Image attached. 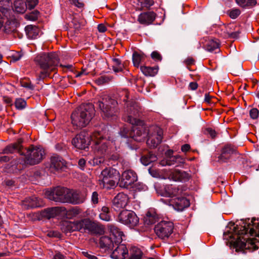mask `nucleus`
<instances>
[{
  "instance_id": "f8f14e48",
  "label": "nucleus",
  "mask_w": 259,
  "mask_h": 259,
  "mask_svg": "<svg viewBox=\"0 0 259 259\" xmlns=\"http://www.w3.org/2000/svg\"><path fill=\"white\" fill-rule=\"evenodd\" d=\"M174 224L170 221H162L158 223L154 228V231L157 236L162 239L169 238L173 232Z\"/></svg>"
},
{
  "instance_id": "f257e3e1",
  "label": "nucleus",
  "mask_w": 259,
  "mask_h": 259,
  "mask_svg": "<svg viewBox=\"0 0 259 259\" xmlns=\"http://www.w3.org/2000/svg\"><path fill=\"white\" fill-rule=\"evenodd\" d=\"M120 101L126 102V114L124 115V120L131 123L133 126L130 130V133L124 134L125 137H130L135 141L140 142L143 139L145 135V128L143 126V122L137 117L141 108L139 103L135 100L127 101L130 99V95L127 90H123L119 93Z\"/></svg>"
},
{
  "instance_id": "e2e57ef3",
  "label": "nucleus",
  "mask_w": 259,
  "mask_h": 259,
  "mask_svg": "<svg viewBox=\"0 0 259 259\" xmlns=\"http://www.w3.org/2000/svg\"><path fill=\"white\" fill-rule=\"evenodd\" d=\"M189 88L191 90H195L198 88V84L196 82H191L189 83Z\"/></svg>"
},
{
  "instance_id": "423d86ee",
  "label": "nucleus",
  "mask_w": 259,
  "mask_h": 259,
  "mask_svg": "<svg viewBox=\"0 0 259 259\" xmlns=\"http://www.w3.org/2000/svg\"><path fill=\"white\" fill-rule=\"evenodd\" d=\"M91 138L94 143V149L97 154L105 156L110 154V150L114 144L112 141L104 138L103 131H95Z\"/></svg>"
},
{
  "instance_id": "c9c22d12",
  "label": "nucleus",
  "mask_w": 259,
  "mask_h": 259,
  "mask_svg": "<svg viewBox=\"0 0 259 259\" xmlns=\"http://www.w3.org/2000/svg\"><path fill=\"white\" fill-rule=\"evenodd\" d=\"M153 0H137V5L140 10L149 9L154 5Z\"/></svg>"
},
{
  "instance_id": "dca6fc26",
  "label": "nucleus",
  "mask_w": 259,
  "mask_h": 259,
  "mask_svg": "<svg viewBox=\"0 0 259 259\" xmlns=\"http://www.w3.org/2000/svg\"><path fill=\"white\" fill-rule=\"evenodd\" d=\"M114 248L110 255L112 258L125 259L128 256V249L125 244L119 243Z\"/></svg>"
},
{
  "instance_id": "a19ab883",
  "label": "nucleus",
  "mask_w": 259,
  "mask_h": 259,
  "mask_svg": "<svg viewBox=\"0 0 259 259\" xmlns=\"http://www.w3.org/2000/svg\"><path fill=\"white\" fill-rule=\"evenodd\" d=\"M11 7L12 3L10 0L0 1V11L4 15H6Z\"/></svg>"
},
{
  "instance_id": "de8ad7c7",
  "label": "nucleus",
  "mask_w": 259,
  "mask_h": 259,
  "mask_svg": "<svg viewBox=\"0 0 259 259\" xmlns=\"http://www.w3.org/2000/svg\"><path fill=\"white\" fill-rule=\"evenodd\" d=\"M38 3V0H26L25 5L27 9L32 10L35 7Z\"/></svg>"
},
{
  "instance_id": "f704fd0d",
  "label": "nucleus",
  "mask_w": 259,
  "mask_h": 259,
  "mask_svg": "<svg viewBox=\"0 0 259 259\" xmlns=\"http://www.w3.org/2000/svg\"><path fill=\"white\" fill-rule=\"evenodd\" d=\"M3 26L5 32L6 33H10L16 30L17 23L14 21L8 20Z\"/></svg>"
},
{
  "instance_id": "f3484780",
  "label": "nucleus",
  "mask_w": 259,
  "mask_h": 259,
  "mask_svg": "<svg viewBox=\"0 0 259 259\" xmlns=\"http://www.w3.org/2000/svg\"><path fill=\"white\" fill-rule=\"evenodd\" d=\"M169 204L178 211H182L190 205L189 201L182 195L173 198L169 201Z\"/></svg>"
},
{
  "instance_id": "864d4df0",
  "label": "nucleus",
  "mask_w": 259,
  "mask_h": 259,
  "mask_svg": "<svg viewBox=\"0 0 259 259\" xmlns=\"http://www.w3.org/2000/svg\"><path fill=\"white\" fill-rule=\"evenodd\" d=\"M151 58L156 61H160L162 60V57L161 55L156 51L153 52L151 53Z\"/></svg>"
},
{
  "instance_id": "8fccbe9b",
  "label": "nucleus",
  "mask_w": 259,
  "mask_h": 259,
  "mask_svg": "<svg viewBox=\"0 0 259 259\" xmlns=\"http://www.w3.org/2000/svg\"><path fill=\"white\" fill-rule=\"evenodd\" d=\"M204 133L206 135H209L212 138H215L217 135L216 132L214 130L209 127L206 128L204 130Z\"/></svg>"
},
{
  "instance_id": "9b49d317",
  "label": "nucleus",
  "mask_w": 259,
  "mask_h": 259,
  "mask_svg": "<svg viewBox=\"0 0 259 259\" xmlns=\"http://www.w3.org/2000/svg\"><path fill=\"white\" fill-rule=\"evenodd\" d=\"M69 189L62 187H57L52 190H46L45 195L48 199L55 202L66 203L67 201Z\"/></svg>"
},
{
  "instance_id": "bb28decb",
  "label": "nucleus",
  "mask_w": 259,
  "mask_h": 259,
  "mask_svg": "<svg viewBox=\"0 0 259 259\" xmlns=\"http://www.w3.org/2000/svg\"><path fill=\"white\" fill-rule=\"evenodd\" d=\"M169 177L175 181L186 182L189 180L190 175L183 170H175L171 172Z\"/></svg>"
},
{
  "instance_id": "ea45409f",
  "label": "nucleus",
  "mask_w": 259,
  "mask_h": 259,
  "mask_svg": "<svg viewBox=\"0 0 259 259\" xmlns=\"http://www.w3.org/2000/svg\"><path fill=\"white\" fill-rule=\"evenodd\" d=\"M112 76L110 75H101L95 80V83L98 85H102L109 83L112 80Z\"/></svg>"
},
{
  "instance_id": "5701e85b",
  "label": "nucleus",
  "mask_w": 259,
  "mask_h": 259,
  "mask_svg": "<svg viewBox=\"0 0 259 259\" xmlns=\"http://www.w3.org/2000/svg\"><path fill=\"white\" fill-rule=\"evenodd\" d=\"M165 196L175 198L183 195V189L182 186H176L172 185H166L164 187Z\"/></svg>"
},
{
  "instance_id": "4be33fe9",
  "label": "nucleus",
  "mask_w": 259,
  "mask_h": 259,
  "mask_svg": "<svg viewBox=\"0 0 259 259\" xmlns=\"http://www.w3.org/2000/svg\"><path fill=\"white\" fill-rule=\"evenodd\" d=\"M66 161L60 156L54 155L50 158V168L52 171H58L66 167Z\"/></svg>"
},
{
  "instance_id": "b1692460",
  "label": "nucleus",
  "mask_w": 259,
  "mask_h": 259,
  "mask_svg": "<svg viewBox=\"0 0 259 259\" xmlns=\"http://www.w3.org/2000/svg\"><path fill=\"white\" fill-rule=\"evenodd\" d=\"M85 197L79 192L69 189L67 203L73 204H78L84 202Z\"/></svg>"
},
{
  "instance_id": "f03ea898",
  "label": "nucleus",
  "mask_w": 259,
  "mask_h": 259,
  "mask_svg": "<svg viewBox=\"0 0 259 259\" xmlns=\"http://www.w3.org/2000/svg\"><path fill=\"white\" fill-rule=\"evenodd\" d=\"M247 223L244 224V226H241L238 227V225L235 226V224H233V229L230 228L231 231L227 230L224 233V237L227 238V235H229V237L230 239H232V241H233L234 245L236 247H239L241 249L246 248L247 243L250 244V246L252 247L253 250H257L258 246L255 245L256 239L246 238L242 237V235H246L248 232V227L250 224H248L247 226Z\"/></svg>"
},
{
  "instance_id": "412c9836",
  "label": "nucleus",
  "mask_w": 259,
  "mask_h": 259,
  "mask_svg": "<svg viewBox=\"0 0 259 259\" xmlns=\"http://www.w3.org/2000/svg\"><path fill=\"white\" fill-rule=\"evenodd\" d=\"M128 196L123 193H119L112 200V205L114 209L125 207L128 202Z\"/></svg>"
},
{
  "instance_id": "2eb2a0df",
  "label": "nucleus",
  "mask_w": 259,
  "mask_h": 259,
  "mask_svg": "<svg viewBox=\"0 0 259 259\" xmlns=\"http://www.w3.org/2000/svg\"><path fill=\"white\" fill-rule=\"evenodd\" d=\"M138 177L136 173L131 170H125L119 180V186L121 187L128 188L137 181Z\"/></svg>"
},
{
  "instance_id": "13d9d810",
  "label": "nucleus",
  "mask_w": 259,
  "mask_h": 259,
  "mask_svg": "<svg viewBox=\"0 0 259 259\" xmlns=\"http://www.w3.org/2000/svg\"><path fill=\"white\" fill-rule=\"evenodd\" d=\"M71 3L78 8H81L83 6V4L79 1V0H71Z\"/></svg>"
},
{
  "instance_id": "0e129e2a",
  "label": "nucleus",
  "mask_w": 259,
  "mask_h": 259,
  "mask_svg": "<svg viewBox=\"0 0 259 259\" xmlns=\"http://www.w3.org/2000/svg\"><path fill=\"white\" fill-rule=\"evenodd\" d=\"M113 62V65L115 66H122L121 64V61L119 59L117 58H114L112 60Z\"/></svg>"
},
{
  "instance_id": "393cba45",
  "label": "nucleus",
  "mask_w": 259,
  "mask_h": 259,
  "mask_svg": "<svg viewBox=\"0 0 259 259\" xmlns=\"http://www.w3.org/2000/svg\"><path fill=\"white\" fill-rule=\"evenodd\" d=\"M23 140L19 139L18 141L13 144L7 146L1 152V154H12L15 151H17L21 155H22L21 149L22 148V143Z\"/></svg>"
},
{
  "instance_id": "c03bdc74",
  "label": "nucleus",
  "mask_w": 259,
  "mask_h": 259,
  "mask_svg": "<svg viewBox=\"0 0 259 259\" xmlns=\"http://www.w3.org/2000/svg\"><path fill=\"white\" fill-rule=\"evenodd\" d=\"M15 105L17 109L22 110L26 107V102L21 98L17 99L15 102Z\"/></svg>"
},
{
  "instance_id": "6ab92c4d",
  "label": "nucleus",
  "mask_w": 259,
  "mask_h": 259,
  "mask_svg": "<svg viewBox=\"0 0 259 259\" xmlns=\"http://www.w3.org/2000/svg\"><path fill=\"white\" fill-rule=\"evenodd\" d=\"M203 47L208 52L215 51V53L220 51V42L218 39L211 37H204L201 41Z\"/></svg>"
},
{
  "instance_id": "37998d69",
  "label": "nucleus",
  "mask_w": 259,
  "mask_h": 259,
  "mask_svg": "<svg viewBox=\"0 0 259 259\" xmlns=\"http://www.w3.org/2000/svg\"><path fill=\"white\" fill-rule=\"evenodd\" d=\"M255 218H252L251 221L253 228L249 230V234L251 236H255L259 237V232H257L255 229H259V223H255Z\"/></svg>"
},
{
  "instance_id": "a878e982",
  "label": "nucleus",
  "mask_w": 259,
  "mask_h": 259,
  "mask_svg": "<svg viewBox=\"0 0 259 259\" xmlns=\"http://www.w3.org/2000/svg\"><path fill=\"white\" fill-rule=\"evenodd\" d=\"M156 16V13L152 11L144 12L139 16L138 21L141 24L148 25L155 20Z\"/></svg>"
},
{
  "instance_id": "2f4dec72",
  "label": "nucleus",
  "mask_w": 259,
  "mask_h": 259,
  "mask_svg": "<svg viewBox=\"0 0 259 259\" xmlns=\"http://www.w3.org/2000/svg\"><path fill=\"white\" fill-rule=\"evenodd\" d=\"M28 206L30 208H36L43 205L42 200L35 196L29 198L27 200Z\"/></svg>"
},
{
  "instance_id": "6e6d98bb",
  "label": "nucleus",
  "mask_w": 259,
  "mask_h": 259,
  "mask_svg": "<svg viewBox=\"0 0 259 259\" xmlns=\"http://www.w3.org/2000/svg\"><path fill=\"white\" fill-rule=\"evenodd\" d=\"M103 156H101L99 158H94L93 159L94 164L99 165L101 163H103L104 161V158Z\"/></svg>"
},
{
  "instance_id": "4d7b16f0",
  "label": "nucleus",
  "mask_w": 259,
  "mask_h": 259,
  "mask_svg": "<svg viewBox=\"0 0 259 259\" xmlns=\"http://www.w3.org/2000/svg\"><path fill=\"white\" fill-rule=\"evenodd\" d=\"M130 133V130L128 128L126 127H123V128H122L120 130V134L121 137L124 138H130V137H125L123 135L126 134H129Z\"/></svg>"
},
{
  "instance_id": "ddd939ff",
  "label": "nucleus",
  "mask_w": 259,
  "mask_h": 259,
  "mask_svg": "<svg viewBox=\"0 0 259 259\" xmlns=\"http://www.w3.org/2000/svg\"><path fill=\"white\" fill-rule=\"evenodd\" d=\"M118 220L130 228L136 226L139 222V219L135 212L126 209L123 210L119 213Z\"/></svg>"
},
{
  "instance_id": "473e14b6",
  "label": "nucleus",
  "mask_w": 259,
  "mask_h": 259,
  "mask_svg": "<svg viewBox=\"0 0 259 259\" xmlns=\"http://www.w3.org/2000/svg\"><path fill=\"white\" fill-rule=\"evenodd\" d=\"M25 30L28 37L35 39L38 35V29L35 26L27 25Z\"/></svg>"
},
{
  "instance_id": "338daca9",
  "label": "nucleus",
  "mask_w": 259,
  "mask_h": 259,
  "mask_svg": "<svg viewBox=\"0 0 259 259\" xmlns=\"http://www.w3.org/2000/svg\"><path fill=\"white\" fill-rule=\"evenodd\" d=\"M83 255L88 257L89 259H98V258L93 255L89 254L88 252H83Z\"/></svg>"
},
{
  "instance_id": "5fc2aeb1",
  "label": "nucleus",
  "mask_w": 259,
  "mask_h": 259,
  "mask_svg": "<svg viewBox=\"0 0 259 259\" xmlns=\"http://www.w3.org/2000/svg\"><path fill=\"white\" fill-rule=\"evenodd\" d=\"M98 194L97 192H93L92 195V202L94 204H97L98 203Z\"/></svg>"
},
{
  "instance_id": "4468645a",
  "label": "nucleus",
  "mask_w": 259,
  "mask_h": 259,
  "mask_svg": "<svg viewBox=\"0 0 259 259\" xmlns=\"http://www.w3.org/2000/svg\"><path fill=\"white\" fill-rule=\"evenodd\" d=\"M93 136L85 131L81 132L72 140V145L77 149L84 150L88 148Z\"/></svg>"
},
{
  "instance_id": "052dcab7",
  "label": "nucleus",
  "mask_w": 259,
  "mask_h": 259,
  "mask_svg": "<svg viewBox=\"0 0 259 259\" xmlns=\"http://www.w3.org/2000/svg\"><path fill=\"white\" fill-rule=\"evenodd\" d=\"M78 164L79 167L83 170L85 165V160L83 158H81L79 160Z\"/></svg>"
},
{
  "instance_id": "a211bd4d",
  "label": "nucleus",
  "mask_w": 259,
  "mask_h": 259,
  "mask_svg": "<svg viewBox=\"0 0 259 259\" xmlns=\"http://www.w3.org/2000/svg\"><path fill=\"white\" fill-rule=\"evenodd\" d=\"M236 147L230 144L225 145L222 150L221 154L218 157L220 162H227L232 155L236 154Z\"/></svg>"
},
{
  "instance_id": "c85d7f7f",
  "label": "nucleus",
  "mask_w": 259,
  "mask_h": 259,
  "mask_svg": "<svg viewBox=\"0 0 259 259\" xmlns=\"http://www.w3.org/2000/svg\"><path fill=\"white\" fill-rule=\"evenodd\" d=\"M63 207H51L45 209L43 212V215L48 219L54 218L58 215L61 211L65 210Z\"/></svg>"
},
{
  "instance_id": "6e6552de",
  "label": "nucleus",
  "mask_w": 259,
  "mask_h": 259,
  "mask_svg": "<svg viewBox=\"0 0 259 259\" xmlns=\"http://www.w3.org/2000/svg\"><path fill=\"white\" fill-rule=\"evenodd\" d=\"M112 235L110 237L104 236L100 238L99 244L101 248L105 250H111L118 243H121L123 232L117 228L111 229Z\"/></svg>"
},
{
  "instance_id": "49530a36",
  "label": "nucleus",
  "mask_w": 259,
  "mask_h": 259,
  "mask_svg": "<svg viewBox=\"0 0 259 259\" xmlns=\"http://www.w3.org/2000/svg\"><path fill=\"white\" fill-rule=\"evenodd\" d=\"M39 12L37 10H34L29 14H26L25 16L26 18L31 21L36 20L39 16Z\"/></svg>"
},
{
  "instance_id": "a18cd8bd",
  "label": "nucleus",
  "mask_w": 259,
  "mask_h": 259,
  "mask_svg": "<svg viewBox=\"0 0 259 259\" xmlns=\"http://www.w3.org/2000/svg\"><path fill=\"white\" fill-rule=\"evenodd\" d=\"M227 14L232 19H236L241 14V11L239 9H233L227 11Z\"/></svg>"
},
{
  "instance_id": "72a5a7b5",
  "label": "nucleus",
  "mask_w": 259,
  "mask_h": 259,
  "mask_svg": "<svg viewBox=\"0 0 259 259\" xmlns=\"http://www.w3.org/2000/svg\"><path fill=\"white\" fill-rule=\"evenodd\" d=\"M129 257L127 259H141L143 253L142 251L136 247H132L128 251Z\"/></svg>"
},
{
  "instance_id": "c756f323",
  "label": "nucleus",
  "mask_w": 259,
  "mask_h": 259,
  "mask_svg": "<svg viewBox=\"0 0 259 259\" xmlns=\"http://www.w3.org/2000/svg\"><path fill=\"white\" fill-rule=\"evenodd\" d=\"M157 160L156 156L151 152L142 156L141 161L143 164L148 165Z\"/></svg>"
},
{
  "instance_id": "774afa93",
  "label": "nucleus",
  "mask_w": 259,
  "mask_h": 259,
  "mask_svg": "<svg viewBox=\"0 0 259 259\" xmlns=\"http://www.w3.org/2000/svg\"><path fill=\"white\" fill-rule=\"evenodd\" d=\"M239 32L238 31L230 32L229 33V36L231 38H237L239 36Z\"/></svg>"
},
{
  "instance_id": "7ed1b4c3",
  "label": "nucleus",
  "mask_w": 259,
  "mask_h": 259,
  "mask_svg": "<svg viewBox=\"0 0 259 259\" xmlns=\"http://www.w3.org/2000/svg\"><path fill=\"white\" fill-rule=\"evenodd\" d=\"M35 62L39 66L42 70L36 74V79L38 81L43 80L49 77L51 72L54 71L59 61L58 55L55 52L41 53L38 55Z\"/></svg>"
},
{
  "instance_id": "603ef678",
  "label": "nucleus",
  "mask_w": 259,
  "mask_h": 259,
  "mask_svg": "<svg viewBox=\"0 0 259 259\" xmlns=\"http://www.w3.org/2000/svg\"><path fill=\"white\" fill-rule=\"evenodd\" d=\"M113 151V150H112V148L110 150V154L107 155L106 156L109 158L113 160H117L119 158V155L117 153H113L112 154V152Z\"/></svg>"
},
{
  "instance_id": "e433bc0d",
  "label": "nucleus",
  "mask_w": 259,
  "mask_h": 259,
  "mask_svg": "<svg viewBox=\"0 0 259 259\" xmlns=\"http://www.w3.org/2000/svg\"><path fill=\"white\" fill-rule=\"evenodd\" d=\"M13 9L18 13H24L27 9L25 3L21 1H16L14 3Z\"/></svg>"
},
{
  "instance_id": "0eeeda50",
  "label": "nucleus",
  "mask_w": 259,
  "mask_h": 259,
  "mask_svg": "<svg viewBox=\"0 0 259 259\" xmlns=\"http://www.w3.org/2000/svg\"><path fill=\"white\" fill-rule=\"evenodd\" d=\"M98 104L104 118H109L116 116L118 112L117 102L110 96L107 95L102 96L101 100L98 102Z\"/></svg>"
},
{
  "instance_id": "4c0bfd02",
  "label": "nucleus",
  "mask_w": 259,
  "mask_h": 259,
  "mask_svg": "<svg viewBox=\"0 0 259 259\" xmlns=\"http://www.w3.org/2000/svg\"><path fill=\"white\" fill-rule=\"evenodd\" d=\"M146 56L143 54H140L137 52H135L133 54V62L135 67H138L141 62L145 60Z\"/></svg>"
},
{
  "instance_id": "79ce46f5",
  "label": "nucleus",
  "mask_w": 259,
  "mask_h": 259,
  "mask_svg": "<svg viewBox=\"0 0 259 259\" xmlns=\"http://www.w3.org/2000/svg\"><path fill=\"white\" fill-rule=\"evenodd\" d=\"M236 2L241 7H253L257 4L256 0H236Z\"/></svg>"
},
{
  "instance_id": "09e8293b",
  "label": "nucleus",
  "mask_w": 259,
  "mask_h": 259,
  "mask_svg": "<svg viewBox=\"0 0 259 259\" xmlns=\"http://www.w3.org/2000/svg\"><path fill=\"white\" fill-rule=\"evenodd\" d=\"M80 213V210L77 208H72L67 211L68 215H71L73 217L76 216Z\"/></svg>"
},
{
  "instance_id": "cd10ccee",
  "label": "nucleus",
  "mask_w": 259,
  "mask_h": 259,
  "mask_svg": "<svg viewBox=\"0 0 259 259\" xmlns=\"http://www.w3.org/2000/svg\"><path fill=\"white\" fill-rule=\"evenodd\" d=\"M173 153V151L168 150L166 152L167 158L166 159L165 163L166 165H173L176 164V166H179L180 163H183L184 162L183 158L179 155L171 156Z\"/></svg>"
},
{
  "instance_id": "aec40b11",
  "label": "nucleus",
  "mask_w": 259,
  "mask_h": 259,
  "mask_svg": "<svg viewBox=\"0 0 259 259\" xmlns=\"http://www.w3.org/2000/svg\"><path fill=\"white\" fill-rule=\"evenodd\" d=\"M155 134L149 136L147 141V143L151 147H156L162 141L163 131L159 127L154 128Z\"/></svg>"
},
{
  "instance_id": "39448f33",
  "label": "nucleus",
  "mask_w": 259,
  "mask_h": 259,
  "mask_svg": "<svg viewBox=\"0 0 259 259\" xmlns=\"http://www.w3.org/2000/svg\"><path fill=\"white\" fill-rule=\"evenodd\" d=\"M94 115L95 109L92 104H82L72 113V123L77 127H83L89 123Z\"/></svg>"
},
{
  "instance_id": "680f3d73",
  "label": "nucleus",
  "mask_w": 259,
  "mask_h": 259,
  "mask_svg": "<svg viewBox=\"0 0 259 259\" xmlns=\"http://www.w3.org/2000/svg\"><path fill=\"white\" fill-rule=\"evenodd\" d=\"M98 29L100 32H104L107 30L106 26L103 24H100L98 25Z\"/></svg>"
},
{
  "instance_id": "69168bd1",
  "label": "nucleus",
  "mask_w": 259,
  "mask_h": 259,
  "mask_svg": "<svg viewBox=\"0 0 259 259\" xmlns=\"http://www.w3.org/2000/svg\"><path fill=\"white\" fill-rule=\"evenodd\" d=\"M190 146L187 144L183 145L181 147V150L184 152H187L190 150Z\"/></svg>"
},
{
  "instance_id": "3c124183",
  "label": "nucleus",
  "mask_w": 259,
  "mask_h": 259,
  "mask_svg": "<svg viewBox=\"0 0 259 259\" xmlns=\"http://www.w3.org/2000/svg\"><path fill=\"white\" fill-rule=\"evenodd\" d=\"M258 110L256 108H252L250 110L249 114L251 118L255 119L258 116Z\"/></svg>"
},
{
  "instance_id": "bf43d9fd",
  "label": "nucleus",
  "mask_w": 259,
  "mask_h": 259,
  "mask_svg": "<svg viewBox=\"0 0 259 259\" xmlns=\"http://www.w3.org/2000/svg\"><path fill=\"white\" fill-rule=\"evenodd\" d=\"M54 259H67L66 257L59 252H56L54 256Z\"/></svg>"
},
{
  "instance_id": "20e7f679",
  "label": "nucleus",
  "mask_w": 259,
  "mask_h": 259,
  "mask_svg": "<svg viewBox=\"0 0 259 259\" xmlns=\"http://www.w3.org/2000/svg\"><path fill=\"white\" fill-rule=\"evenodd\" d=\"M63 226L66 228L65 231H80L94 235H102L105 231L103 226L88 219H84L75 222H66Z\"/></svg>"
},
{
  "instance_id": "1a4fd4ad",
  "label": "nucleus",
  "mask_w": 259,
  "mask_h": 259,
  "mask_svg": "<svg viewBox=\"0 0 259 259\" xmlns=\"http://www.w3.org/2000/svg\"><path fill=\"white\" fill-rule=\"evenodd\" d=\"M119 172L113 168H106L103 169L99 177L98 184L101 188L110 189L115 186L116 175Z\"/></svg>"
},
{
  "instance_id": "58836bf2",
  "label": "nucleus",
  "mask_w": 259,
  "mask_h": 259,
  "mask_svg": "<svg viewBox=\"0 0 259 259\" xmlns=\"http://www.w3.org/2000/svg\"><path fill=\"white\" fill-rule=\"evenodd\" d=\"M99 217L103 221L107 222L111 221V219L109 208L106 206L102 207L101 212L99 214Z\"/></svg>"
},
{
  "instance_id": "9d476101",
  "label": "nucleus",
  "mask_w": 259,
  "mask_h": 259,
  "mask_svg": "<svg viewBox=\"0 0 259 259\" xmlns=\"http://www.w3.org/2000/svg\"><path fill=\"white\" fill-rule=\"evenodd\" d=\"M22 153L25 156V162L31 165L39 163L45 155L44 150L41 148L33 146L26 149V152Z\"/></svg>"
},
{
  "instance_id": "7c9ffc66",
  "label": "nucleus",
  "mask_w": 259,
  "mask_h": 259,
  "mask_svg": "<svg viewBox=\"0 0 259 259\" xmlns=\"http://www.w3.org/2000/svg\"><path fill=\"white\" fill-rule=\"evenodd\" d=\"M142 73L146 76H154L158 72V67H148L145 66H141L140 67Z\"/></svg>"
}]
</instances>
